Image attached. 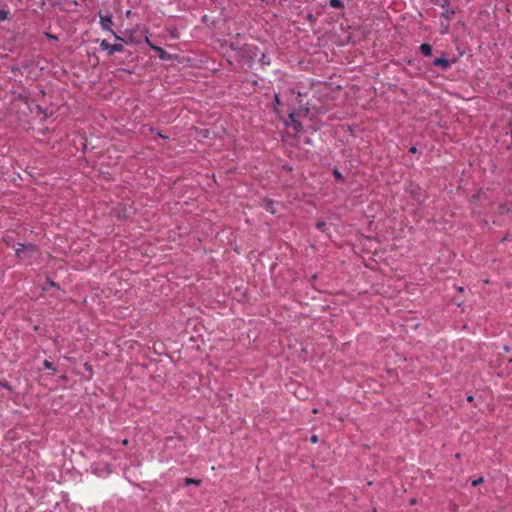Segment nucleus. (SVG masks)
<instances>
[{"label":"nucleus","instance_id":"obj_1","mask_svg":"<svg viewBox=\"0 0 512 512\" xmlns=\"http://www.w3.org/2000/svg\"><path fill=\"white\" fill-rule=\"evenodd\" d=\"M13 248L17 258L27 263H31L39 254L38 248L33 244L17 243Z\"/></svg>","mask_w":512,"mask_h":512},{"label":"nucleus","instance_id":"obj_2","mask_svg":"<svg viewBox=\"0 0 512 512\" xmlns=\"http://www.w3.org/2000/svg\"><path fill=\"white\" fill-rule=\"evenodd\" d=\"M435 4L443 8L442 17L450 20L455 14L454 9L450 8V0H436Z\"/></svg>","mask_w":512,"mask_h":512},{"label":"nucleus","instance_id":"obj_3","mask_svg":"<svg viewBox=\"0 0 512 512\" xmlns=\"http://www.w3.org/2000/svg\"><path fill=\"white\" fill-rule=\"evenodd\" d=\"M100 47L102 50L108 51L110 55L116 52H122L124 50L123 45L121 44H110L106 40H102L100 43Z\"/></svg>","mask_w":512,"mask_h":512},{"label":"nucleus","instance_id":"obj_4","mask_svg":"<svg viewBox=\"0 0 512 512\" xmlns=\"http://www.w3.org/2000/svg\"><path fill=\"white\" fill-rule=\"evenodd\" d=\"M92 472L98 476H101L103 473L110 474L112 472L111 466L108 463L100 464H92L91 465Z\"/></svg>","mask_w":512,"mask_h":512},{"label":"nucleus","instance_id":"obj_5","mask_svg":"<svg viewBox=\"0 0 512 512\" xmlns=\"http://www.w3.org/2000/svg\"><path fill=\"white\" fill-rule=\"evenodd\" d=\"M99 17H100V25H101V28L103 30H107V31H110L112 33H114L112 31V17L107 15V16H103L101 14H99Z\"/></svg>","mask_w":512,"mask_h":512},{"label":"nucleus","instance_id":"obj_6","mask_svg":"<svg viewBox=\"0 0 512 512\" xmlns=\"http://www.w3.org/2000/svg\"><path fill=\"white\" fill-rule=\"evenodd\" d=\"M151 49L158 53V57L161 60H170L171 59V55L167 51H165L163 48L156 46V45H151Z\"/></svg>","mask_w":512,"mask_h":512},{"label":"nucleus","instance_id":"obj_7","mask_svg":"<svg viewBox=\"0 0 512 512\" xmlns=\"http://www.w3.org/2000/svg\"><path fill=\"white\" fill-rule=\"evenodd\" d=\"M433 64L436 67H440L443 70H447L451 66V63L449 62V60L444 57L436 58L434 60Z\"/></svg>","mask_w":512,"mask_h":512},{"label":"nucleus","instance_id":"obj_8","mask_svg":"<svg viewBox=\"0 0 512 512\" xmlns=\"http://www.w3.org/2000/svg\"><path fill=\"white\" fill-rule=\"evenodd\" d=\"M420 51L424 56H430L432 54V47L428 43H423L420 45Z\"/></svg>","mask_w":512,"mask_h":512},{"label":"nucleus","instance_id":"obj_9","mask_svg":"<svg viewBox=\"0 0 512 512\" xmlns=\"http://www.w3.org/2000/svg\"><path fill=\"white\" fill-rule=\"evenodd\" d=\"M184 483L185 485L189 486V485H200L201 484V480L200 479H195V478H185L184 479Z\"/></svg>","mask_w":512,"mask_h":512},{"label":"nucleus","instance_id":"obj_10","mask_svg":"<svg viewBox=\"0 0 512 512\" xmlns=\"http://www.w3.org/2000/svg\"><path fill=\"white\" fill-rule=\"evenodd\" d=\"M9 15H10L9 10L0 8V21L8 20Z\"/></svg>","mask_w":512,"mask_h":512},{"label":"nucleus","instance_id":"obj_11","mask_svg":"<svg viewBox=\"0 0 512 512\" xmlns=\"http://www.w3.org/2000/svg\"><path fill=\"white\" fill-rule=\"evenodd\" d=\"M289 118L291 119V121H292V123H293V127H294V129H295L297 132H298V131H300V130H301V124H300V122H298V121H296V120L294 119V114H293V113H290V114H289Z\"/></svg>","mask_w":512,"mask_h":512},{"label":"nucleus","instance_id":"obj_12","mask_svg":"<svg viewBox=\"0 0 512 512\" xmlns=\"http://www.w3.org/2000/svg\"><path fill=\"white\" fill-rule=\"evenodd\" d=\"M274 202L272 200H267L265 201V204H264V208L267 210V211H270L272 214L275 213V210H274Z\"/></svg>","mask_w":512,"mask_h":512},{"label":"nucleus","instance_id":"obj_13","mask_svg":"<svg viewBox=\"0 0 512 512\" xmlns=\"http://www.w3.org/2000/svg\"><path fill=\"white\" fill-rule=\"evenodd\" d=\"M83 367H84L85 371H87L89 374L88 379H91L92 375H93V366L89 362H85L83 364Z\"/></svg>","mask_w":512,"mask_h":512},{"label":"nucleus","instance_id":"obj_14","mask_svg":"<svg viewBox=\"0 0 512 512\" xmlns=\"http://www.w3.org/2000/svg\"><path fill=\"white\" fill-rule=\"evenodd\" d=\"M329 4L332 8L335 9H340L343 7V3L341 2V0H330Z\"/></svg>","mask_w":512,"mask_h":512},{"label":"nucleus","instance_id":"obj_15","mask_svg":"<svg viewBox=\"0 0 512 512\" xmlns=\"http://www.w3.org/2000/svg\"><path fill=\"white\" fill-rule=\"evenodd\" d=\"M333 176L338 182H342L344 179L342 173L336 168L333 169Z\"/></svg>","mask_w":512,"mask_h":512},{"label":"nucleus","instance_id":"obj_16","mask_svg":"<svg viewBox=\"0 0 512 512\" xmlns=\"http://www.w3.org/2000/svg\"><path fill=\"white\" fill-rule=\"evenodd\" d=\"M43 366L45 369H48V370H52L53 372L56 371V368L55 366L53 365L52 362H50L49 360H44L43 362Z\"/></svg>","mask_w":512,"mask_h":512},{"label":"nucleus","instance_id":"obj_17","mask_svg":"<svg viewBox=\"0 0 512 512\" xmlns=\"http://www.w3.org/2000/svg\"><path fill=\"white\" fill-rule=\"evenodd\" d=\"M0 386L7 389L8 391H12L11 385L6 380H0Z\"/></svg>","mask_w":512,"mask_h":512},{"label":"nucleus","instance_id":"obj_18","mask_svg":"<svg viewBox=\"0 0 512 512\" xmlns=\"http://www.w3.org/2000/svg\"><path fill=\"white\" fill-rule=\"evenodd\" d=\"M483 482H484L483 477H479V478H477V479L473 480V481H472V483H471V485H472L473 487H476V486H478L479 484H481V483H483Z\"/></svg>","mask_w":512,"mask_h":512},{"label":"nucleus","instance_id":"obj_19","mask_svg":"<svg viewBox=\"0 0 512 512\" xmlns=\"http://www.w3.org/2000/svg\"><path fill=\"white\" fill-rule=\"evenodd\" d=\"M310 441H311V443L316 444V443H318L319 438H318V436H317V435H312V436L310 437Z\"/></svg>","mask_w":512,"mask_h":512},{"label":"nucleus","instance_id":"obj_20","mask_svg":"<svg viewBox=\"0 0 512 512\" xmlns=\"http://www.w3.org/2000/svg\"><path fill=\"white\" fill-rule=\"evenodd\" d=\"M324 226H325V223H324V222H319V223H317V227H318L319 229H322V227H324Z\"/></svg>","mask_w":512,"mask_h":512},{"label":"nucleus","instance_id":"obj_21","mask_svg":"<svg viewBox=\"0 0 512 512\" xmlns=\"http://www.w3.org/2000/svg\"><path fill=\"white\" fill-rule=\"evenodd\" d=\"M409 151H410L411 153H416L417 149H416V147H414V146H413V147H411V148H410V150H409Z\"/></svg>","mask_w":512,"mask_h":512},{"label":"nucleus","instance_id":"obj_22","mask_svg":"<svg viewBox=\"0 0 512 512\" xmlns=\"http://www.w3.org/2000/svg\"><path fill=\"white\" fill-rule=\"evenodd\" d=\"M122 444H123V445H125V446H127V445L129 444V440H128V439H124V440L122 441Z\"/></svg>","mask_w":512,"mask_h":512},{"label":"nucleus","instance_id":"obj_23","mask_svg":"<svg viewBox=\"0 0 512 512\" xmlns=\"http://www.w3.org/2000/svg\"><path fill=\"white\" fill-rule=\"evenodd\" d=\"M146 43L148 44V46H149L150 48H151V45H153V44L151 43V41L149 40V38H148V37L146 38Z\"/></svg>","mask_w":512,"mask_h":512},{"label":"nucleus","instance_id":"obj_24","mask_svg":"<svg viewBox=\"0 0 512 512\" xmlns=\"http://www.w3.org/2000/svg\"><path fill=\"white\" fill-rule=\"evenodd\" d=\"M275 103L280 104V100H279L278 95H275Z\"/></svg>","mask_w":512,"mask_h":512},{"label":"nucleus","instance_id":"obj_25","mask_svg":"<svg viewBox=\"0 0 512 512\" xmlns=\"http://www.w3.org/2000/svg\"><path fill=\"white\" fill-rule=\"evenodd\" d=\"M467 401H468V402H472V401H473V396H468V397H467Z\"/></svg>","mask_w":512,"mask_h":512},{"label":"nucleus","instance_id":"obj_26","mask_svg":"<svg viewBox=\"0 0 512 512\" xmlns=\"http://www.w3.org/2000/svg\"><path fill=\"white\" fill-rule=\"evenodd\" d=\"M466 328H467V325H466V324H463V325H462V327H461V329H462V330H464V329H466Z\"/></svg>","mask_w":512,"mask_h":512},{"label":"nucleus","instance_id":"obj_27","mask_svg":"<svg viewBox=\"0 0 512 512\" xmlns=\"http://www.w3.org/2000/svg\"><path fill=\"white\" fill-rule=\"evenodd\" d=\"M158 136L162 137V138H167L166 136L162 135L161 133H158Z\"/></svg>","mask_w":512,"mask_h":512},{"label":"nucleus","instance_id":"obj_28","mask_svg":"<svg viewBox=\"0 0 512 512\" xmlns=\"http://www.w3.org/2000/svg\"><path fill=\"white\" fill-rule=\"evenodd\" d=\"M458 290H459L460 292H462V291H463V287H459V288H458Z\"/></svg>","mask_w":512,"mask_h":512}]
</instances>
